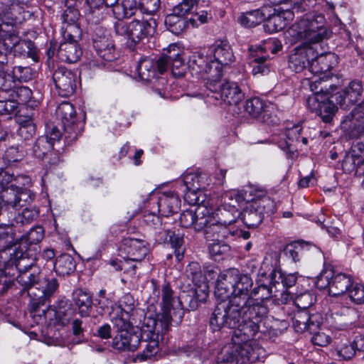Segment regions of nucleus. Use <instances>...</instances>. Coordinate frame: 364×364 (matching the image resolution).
Segmentation results:
<instances>
[{"label": "nucleus", "instance_id": "0eeeda50", "mask_svg": "<svg viewBox=\"0 0 364 364\" xmlns=\"http://www.w3.org/2000/svg\"><path fill=\"white\" fill-rule=\"evenodd\" d=\"M38 251V247L34 246L33 249L26 246L25 243H15L11 247H6L5 250L1 252L0 257L3 258L4 255L6 256L9 255L10 259L3 263L6 265V268L9 267L12 269L11 270V275L14 277V265L15 269L18 273L31 270L34 267H40L38 263V259L36 256V253Z\"/></svg>", "mask_w": 364, "mask_h": 364}, {"label": "nucleus", "instance_id": "cd10ccee", "mask_svg": "<svg viewBox=\"0 0 364 364\" xmlns=\"http://www.w3.org/2000/svg\"><path fill=\"white\" fill-rule=\"evenodd\" d=\"M322 323L321 315L318 313L310 314L308 310H299L292 317V326L298 333L306 331L314 333Z\"/></svg>", "mask_w": 364, "mask_h": 364}, {"label": "nucleus", "instance_id": "774afa93", "mask_svg": "<svg viewBox=\"0 0 364 364\" xmlns=\"http://www.w3.org/2000/svg\"><path fill=\"white\" fill-rule=\"evenodd\" d=\"M282 48V44L279 39L276 38H269L264 41L262 46H255L254 47V49L259 50V53L260 55H267V53L268 52L275 54L279 51Z\"/></svg>", "mask_w": 364, "mask_h": 364}, {"label": "nucleus", "instance_id": "20e7f679", "mask_svg": "<svg viewBox=\"0 0 364 364\" xmlns=\"http://www.w3.org/2000/svg\"><path fill=\"white\" fill-rule=\"evenodd\" d=\"M342 80L339 77H329L325 75L320 81H311L310 90L313 94L306 101L307 108L320 116L325 123H330L333 119L337 107L333 103L331 96L327 97L331 92L341 86Z\"/></svg>", "mask_w": 364, "mask_h": 364}, {"label": "nucleus", "instance_id": "72a5a7b5", "mask_svg": "<svg viewBox=\"0 0 364 364\" xmlns=\"http://www.w3.org/2000/svg\"><path fill=\"white\" fill-rule=\"evenodd\" d=\"M270 275L272 279L269 281L274 287V293L280 294L282 300L287 301L289 297L287 289L295 285L297 281L296 274H284L280 271L272 269Z\"/></svg>", "mask_w": 364, "mask_h": 364}, {"label": "nucleus", "instance_id": "5fc2aeb1", "mask_svg": "<svg viewBox=\"0 0 364 364\" xmlns=\"http://www.w3.org/2000/svg\"><path fill=\"white\" fill-rule=\"evenodd\" d=\"M54 269L58 275H68L75 269V259L70 255L63 254L56 259Z\"/></svg>", "mask_w": 364, "mask_h": 364}, {"label": "nucleus", "instance_id": "4be33fe9", "mask_svg": "<svg viewBox=\"0 0 364 364\" xmlns=\"http://www.w3.org/2000/svg\"><path fill=\"white\" fill-rule=\"evenodd\" d=\"M49 303L50 300L41 308V309H46L45 314H43L41 311H37L36 313H33V316H38L41 318L43 316L45 319H47L48 314H51L52 312H54L55 318L58 322H60L63 326L68 324L71 318L75 314V310L72 302L65 296L60 297L53 305L54 309L53 310H50L48 309L47 304Z\"/></svg>", "mask_w": 364, "mask_h": 364}, {"label": "nucleus", "instance_id": "2eb2a0df", "mask_svg": "<svg viewBox=\"0 0 364 364\" xmlns=\"http://www.w3.org/2000/svg\"><path fill=\"white\" fill-rule=\"evenodd\" d=\"M198 0H183L175 6L172 12L165 18V25L167 29L175 35L183 33L190 25L187 16L193 9Z\"/></svg>", "mask_w": 364, "mask_h": 364}, {"label": "nucleus", "instance_id": "49530a36", "mask_svg": "<svg viewBox=\"0 0 364 364\" xmlns=\"http://www.w3.org/2000/svg\"><path fill=\"white\" fill-rule=\"evenodd\" d=\"M139 11V2L136 0H121L119 4H117V6H114L113 15L118 19V21L126 18H130L136 11Z\"/></svg>", "mask_w": 364, "mask_h": 364}, {"label": "nucleus", "instance_id": "09e8293b", "mask_svg": "<svg viewBox=\"0 0 364 364\" xmlns=\"http://www.w3.org/2000/svg\"><path fill=\"white\" fill-rule=\"evenodd\" d=\"M18 210H14V215L11 220V225H24L31 223L39 215L38 209L35 206L24 207Z\"/></svg>", "mask_w": 364, "mask_h": 364}, {"label": "nucleus", "instance_id": "79ce46f5", "mask_svg": "<svg viewBox=\"0 0 364 364\" xmlns=\"http://www.w3.org/2000/svg\"><path fill=\"white\" fill-rule=\"evenodd\" d=\"M352 282L353 280L350 276L343 273H338L336 274L333 273L328 293L332 296H338L346 294L349 287L352 286Z\"/></svg>", "mask_w": 364, "mask_h": 364}, {"label": "nucleus", "instance_id": "1a4fd4ad", "mask_svg": "<svg viewBox=\"0 0 364 364\" xmlns=\"http://www.w3.org/2000/svg\"><path fill=\"white\" fill-rule=\"evenodd\" d=\"M188 66L193 75L206 79V87L209 90H215L216 82L220 80L223 72L220 66L215 67L213 60L205 51L200 50L193 53L188 61Z\"/></svg>", "mask_w": 364, "mask_h": 364}, {"label": "nucleus", "instance_id": "603ef678", "mask_svg": "<svg viewBox=\"0 0 364 364\" xmlns=\"http://www.w3.org/2000/svg\"><path fill=\"white\" fill-rule=\"evenodd\" d=\"M309 245L303 241H294L287 244L283 253L285 257L296 263L300 262L304 253L308 250Z\"/></svg>", "mask_w": 364, "mask_h": 364}, {"label": "nucleus", "instance_id": "864d4df0", "mask_svg": "<svg viewBox=\"0 0 364 364\" xmlns=\"http://www.w3.org/2000/svg\"><path fill=\"white\" fill-rule=\"evenodd\" d=\"M264 18V14L260 9H255L242 13L237 21L246 28H252L260 24Z\"/></svg>", "mask_w": 364, "mask_h": 364}, {"label": "nucleus", "instance_id": "f257e3e1", "mask_svg": "<svg viewBox=\"0 0 364 364\" xmlns=\"http://www.w3.org/2000/svg\"><path fill=\"white\" fill-rule=\"evenodd\" d=\"M228 280L233 282L232 296L228 303H218L212 312L209 325L213 331L234 327L241 320L267 319V306L250 296L253 281L247 274L233 269V275L228 276Z\"/></svg>", "mask_w": 364, "mask_h": 364}, {"label": "nucleus", "instance_id": "b1692460", "mask_svg": "<svg viewBox=\"0 0 364 364\" xmlns=\"http://www.w3.org/2000/svg\"><path fill=\"white\" fill-rule=\"evenodd\" d=\"M149 252L146 241L136 238H124L119 246L120 255L126 261L141 262Z\"/></svg>", "mask_w": 364, "mask_h": 364}, {"label": "nucleus", "instance_id": "dca6fc26", "mask_svg": "<svg viewBox=\"0 0 364 364\" xmlns=\"http://www.w3.org/2000/svg\"><path fill=\"white\" fill-rule=\"evenodd\" d=\"M182 51L176 44H171L164 50L162 55L158 59L157 68L159 74H163L169 68L173 75L180 77L185 75L186 65L181 57Z\"/></svg>", "mask_w": 364, "mask_h": 364}, {"label": "nucleus", "instance_id": "de8ad7c7", "mask_svg": "<svg viewBox=\"0 0 364 364\" xmlns=\"http://www.w3.org/2000/svg\"><path fill=\"white\" fill-rule=\"evenodd\" d=\"M27 42L22 40L20 36H16L14 33L9 35L6 39L0 41V65H4L8 62V56L11 54L14 48L17 46L26 45Z\"/></svg>", "mask_w": 364, "mask_h": 364}, {"label": "nucleus", "instance_id": "f8f14e48", "mask_svg": "<svg viewBox=\"0 0 364 364\" xmlns=\"http://www.w3.org/2000/svg\"><path fill=\"white\" fill-rule=\"evenodd\" d=\"M31 6L19 4H1L0 21L3 28L9 31L10 35L19 36V26L33 15Z\"/></svg>", "mask_w": 364, "mask_h": 364}, {"label": "nucleus", "instance_id": "f03ea898", "mask_svg": "<svg viewBox=\"0 0 364 364\" xmlns=\"http://www.w3.org/2000/svg\"><path fill=\"white\" fill-rule=\"evenodd\" d=\"M231 344L225 346L218 355V363L247 364L259 359L261 348L254 341L257 333H269L271 327L267 319L263 321L241 320L234 327Z\"/></svg>", "mask_w": 364, "mask_h": 364}, {"label": "nucleus", "instance_id": "39448f33", "mask_svg": "<svg viewBox=\"0 0 364 364\" xmlns=\"http://www.w3.org/2000/svg\"><path fill=\"white\" fill-rule=\"evenodd\" d=\"M295 40H304V45H315L329 38L330 32L325 26L324 16L309 11L295 22L288 31Z\"/></svg>", "mask_w": 364, "mask_h": 364}, {"label": "nucleus", "instance_id": "c9c22d12", "mask_svg": "<svg viewBox=\"0 0 364 364\" xmlns=\"http://www.w3.org/2000/svg\"><path fill=\"white\" fill-rule=\"evenodd\" d=\"M363 86L360 81H351L348 86L342 92H338L335 95H331L335 98L336 102L341 108L346 109L350 105L355 103L361 96Z\"/></svg>", "mask_w": 364, "mask_h": 364}, {"label": "nucleus", "instance_id": "c85d7f7f", "mask_svg": "<svg viewBox=\"0 0 364 364\" xmlns=\"http://www.w3.org/2000/svg\"><path fill=\"white\" fill-rule=\"evenodd\" d=\"M150 201H153L156 205L158 213L165 217L177 213L181 206V200L179 196L174 192H167L160 194L155 197L152 195Z\"/></svg>", "mask_w": 364, "mask_h": 364}, {"label": "nucleus", "instance_id": "f3484780", "mask_svg": "<svg viewBox=\"0 0 364 364\" xmlns=\"http://www.w3.org/2000/svg\"><path fill=\"white\" fill-rule=\"evenodd\" d=\"M202 230L205 238L208 241L225 240L237 234L234 228L226 227L217 222L208 208L204 218H199V221L196 223V231Z\"/></svg>", "mask_w": 364, "mask_h": 364}, {"label": "nucleus", "instance_id": "9d476101", "mask_svg": "<svg viewBox=\"0 0 364 364\" xmlns=\"http://www.w3.org/2000/svg\"><path fill=\"white\" fill-rule=\"evenodd\" d=\"M156 27V20L154 17L143 18L142 20L134 19L128 23L117 21L114 24V31L117 35L125 36L134 43L152 36Z\"/></svg>", "mask_w": 364, "mask_h": 364}, {"label": "nucleus", "instance_id": "8fccbe9b", "mask_svg": "<svg viewBox=\"0 0 364 364\" xmlns=\"http://www.w3.org/2000/svg\"><path fill=\"white\" fill-rule=\"evenodd\" d=\"M364 342L360 336H356L353 341H346L338 348V354L343 360H350L355 354L356 350L361 351Z\"/></svg>", "mask_w": 364, "mask_h": 364}, {"label": "nucleus", "instance_id": "c03bdc74", "mask_svg": "<svg viewBox=\"0 0 364 364\" xmlns=\"http://www.w3.org/2000/svg\"><path fill=\"white\" fill-rule=\"evenodd\" d=\"M157 64L158 60L154 61L149 58H144L139 60L136 71L140 79L144 81H151L155 78L159 73Z\"/></svg>", "mask_w": 364, "mask_h": 364}, {"label": "nucleus", "instance_id": "0e129e2a", "mask_svg": "<svg viewBox=\"0 0 364 364\" xmlns=\"http://www.w3.org/2000/svg\"><path fill=\"white\" fill-rule=\"evenodd\" d=\"M13 92L11 95L12 97L11 100H15L18 105H23L30 101L32 97V91L28 87L18 86L16 84V87L12 90Z\"/></svg>", "mask_w": 364, "mask_h": 364}, {"label": "nucleus", "instance_id": "6e6552de", "mask_svg": "<svg viewBox=\"0 0 364 364\" xmlns=\"http://www.w3.org/2000/svg\"><path fill=\"white\" fill-rule=\"evenodd\" d=\"M161 311L152 317L157 322L165 323L168 326L178 325L183 318V310L181 303L184 301L180 296L176 299L173 296V291L168 284H164L161 287Z\"/></svg>", "mask_w": 364, "mask_h": 364}, {"label": "nucleus", "instance_id": "412c9836", "mask_svg": "<svg viewBox=\"0 0 364 364\" xmlns=\"http://www.w3.org/2000/svg\"><path fill=\"white\" fill-rule=\"evenodd\" d=\"M318 57L317 46L304 45L294 49L289 58V67L296 73L306 68L310 72L311 61Z\"/></svg>", "mask_w": 364, "mask_h": 364}, {"label": "nucleus", "instance_id": "69168bd1", "mask_svg": "<svg viewBox=\"0 0 364 364\" xmlns=\"http://www.w3.org/2000/svg\"><path fill=\"white\" fill-rule=\"evenodd\" d=\"M26 155V150L22 144L9 146L4 154V159L9 162L21 161Z\"/></svg>", "mask_w": 364, "mask_h": 364}, {"label": "nucleus", "instance_id": "7c9ffc66", "mask_svg": "<svg viewBox=\"0 0 364 364\" xmlns=\"http://www.w3.org/2000/svg\"><path fill=\"white\" fill-rule=\"evenodd\" d=\"M272 277L270 274L267 275L264 272L259 271L256 279V287L251 290L250 296L256 301L261 300L260 302L271 297H278V293H274V287L270 279Z\"/></svg>", "mask_w": 364, "mask_h": 364}, {"label": "nucleus", "instance_id": "2f4dec72", "mask_svg": "<svg viewBox=\"0 0 364 364\" xmlns=\"http://www.w3.org/2000/svg\"><path fill=\"white\" fill-rule=\"evenodd\" d=\"M210 54L213 55L215 67L230 65L235 61L232 49L228 41H216L209 49Z\"/></svg>", "mask_w": 364, "mask_h": 364}, {"label": "nucleus", "instance_id": "5701e85b", "mask_svg": "<svg viewBox=\"0 0 364 364\" xmlns=\"http://www.w3.org/2000/svg\"><path fill=\"white\" fill-rule=\"evenodd\" d=\"M223 204L219 206L213 213L211 212L214 219L226 227L232 225L239 215L237 198H233L230 193L223 196Z\"/></svg>", "mask_w": 364, "mask_h": 364}, {"label": "nucleus", "instance_id": "ddd939ff", "mask_svg": "<svg viewBox=\"0 0 364 364\" xmlns=\"http://www.w3.org/2000/svg\"><path fill=\"white\" fill-rule=\"evenodd\" d=\"M56 115L63 127L65 144L72 145L83 132V123L77 121L74 106L68 102H63L58 105Z\"/></svg>", "mask_w": 364, "mask_h": 364}, {"label": "nucleus", "instance_id": "aec40b11", "mask_svg": "<svg viewBox=\"0 0 364 364\" xmlns=\"http://www.w3.org/2000/svg\"><path fill=\"white\" fill-rule=\"evenodd\" d=\"M245 110L252 118L267 125H276L279 122V119L274 114L273 106L267 105L259 97L247 100Z\"/></svg>", "mask_w": 364, "mask_h": 364}, {"label": "nucleus", "instance_id": "9b49d317", "mask_svg": "<svg viewBox=\"0 0 364 364\" xmlns=\"http://www.w3.org/2000/svg\"><path fill=\"white\" fill-rule=\"evenodd\" d=\"M168 325L157 322L152 317H145L141 327V342L145 343V349L138 355L141 360L154 356L159 351V336L168 331Z\"/></svg>", "mask_w": 364, "mask_h": 364}, {"label": "nucleus", "instance_id": "a19ab883", "mask_svg": "<svg viewBox=\"0 0 364 364\" xmlns=\"http://www.w3.org/2000/svg\"><path fill=\"white\" fill-rule=\"evenodd\" d=\"M270 203L269 200H262L256 208L252 206L247 209L242 214V220L246 226L252 228L257 227L264 218L262 209L266 204L269 205Z\"/></svg>", "mask_w": 364, "mask_h": 364}, {"label": "nucleus", "instance_id": "4c0bfd02", "mask_svg": "<svg viewBox=\"0 0 364 364\" xmlns=\"http://www.w3.org/2000/svg\"><path fill=\"white\" fill-rule=\"evenodd\" d=\"M233 275V269H228L220 274L217 278L214 294L219 303H228L227 299H230L233 290V282L228 280V277Z\"/></svg>", "mask_w": 364, "mask_h": 364}, {"label": "nucleus", "instance_id": "680f3d73", "mask_svg": "<svg viewBox=\"0 0 364 364\" xmlns=\"http://www.w3.org/2000/svg\"><path fill=\"white\" fill-rule=\"evenodd\" d=\"M160 0H139V12L145 18L154 17L160 7Z\"/></svg>", "mask_w": 364, "mask_h": 364}, {"label": "nucleus", "instance_id": "a211bd4d", "mask_svg": "<svg viewBox=\"0 0 364 364\" xmlns=\"http://www.w3.org/2000/svg\"><path fill=\"white\" fill-rule=\"evenodd\" d=\"M343 124L345 127H348V137L349 139H355V141L353 142L350 152L345 156L342 163V168L346 172L345 163L348 156H352L354 160L364 159V135H362L364 132V119L358 122L355 119L350 120L346 116V119L343 121Z\"/></svg>", "mask_w": 364, "mask_h": 364}, {"label": "nucleus", "instance_id": "4468645a", "mask_svg": "<svg viewBox=\"0 0 364 364\" xmlns=\"http://www.w3.org/2000/svg\"><path fill=\"white\" fill-rule=\"evenodd\" d=\"M113 325L118 328L117 335L114 337L112 343V347L120 351H135L141 343L140 333L132 332L129 330L130 323L127 318L112 316Z\"/></svg>", "mask_w": 364, "mask_h": 364}, {"label": "nucleus", "instance_id": "7ed1b4c3", "mask_svg": "<svg viewBox=\"0 0 364 364\" xmlns=\"http://www.w3.org/2000/svg\"><path fill=\"white\" fill-rule=\"evenodd\" d=\"M16 280L30 298V312L41 311L45 314L46 309L41 308L49 301L58 289V279L55 277H43L41 267H34L31 270L18 273Z\"/></svg>", "mask_w": 364, "mask_h": 364}, {"label": "nucleus", "instance_id": "e2e57ef3", "mask_svg": "<svg viewBox=\"0 0 364 364\" xmlns=\"http://www.w3.org/2000/svg\"><path fill=\"white\" fill-rule=\"evenodd\" d=\"M36 134V126L31 118L19 122L17 135L23 141L31 139Z\"/></svg>", "mask_w": 364, "mask_h": 364}, {"label": "nucleus", "instance_id": "bf43d9fd", "mask_svg": "<svg viewBox=\"0 0 364 364\" xmlns=\"http://www.w3.org/2000/svg\"><path fill=\"white\" fill-rule=\"evenodd\" d=\"M345 167L346 172L355 173V176L362 179L361 186L364 188V159H353L352 156H348L346 160Z\"/></svg>", "mask_w": 364, "mask_h": 364}, {"label": "nucleus", "instance_id": "f704fd0d", "mask_svg": "<svg viewBox=\"0 0 364 364\" xmlns=\"http://www.w3.org/2000/svg\"><path fill=\"white\" fill-rule=\"evenodd\" d=\"M80 13L77 9L68 7L62 14L61 34L67 38H81L82 31L77 25Z\"/></svg>", "mask_w": 364, "mask_h": 364}, {"label": "nucleus", "instance_id": "a878e982", "mask_svg": "<svg viewBox=\"0 0 364 364\" xmlns=\"http://www.w3.org/2000/svg\"><path fill=\"white\" fill-rule=\"evenodd\" d=\"M76 75L64 67L58 68L53 73V80L58 95L62 97L72 95L76 88Z\"/></svg>", "mask_w": 364, "mask_h": 364}, {"label": "nucleus", "instance_id": "37998d69", "mask_svg": "<svg viewBox=\"0 0 364 364\" xmlns=\"http://www.w3.org/2000/svg\"><path fill=\"white\" fill-rule=\"evenodd\" d=\"M205 213H207V208L200 205L195 210L191 209L184 210L180 215L179 223L181 227L192 228L196 230V223L199 221V218H204Z\"/></svg>", "mask_w": 364, "mask_h": 364}, {"label": "nucleus", "instance_id": "423d86ee", "mask_svg": "<svg viewBox=\"0 0 364 364\" xmlns=\"http://www.w3.org/2000/svg\"><path fill=\"white\" fill-rule=\"evenodd\" d=\"M186 275L193 284H183L181 287V297L189 309L194 311L200 304L206 301L209 295V287L198 262H190L186 268Z\"/></svg>", "mask_w": 364, "mask_h": 364}, {"label": "nucleus", "instance_id": "338daca9", "mask_svg": "<svg viewBox=\"0 0 364 364\" xmlns=\"http://www.w3.org/2000/svg\"><path fill=\"white\" fill-rule=\"evenodd\" d=\"M223 240H211L212 242L208 245V252L214 260L219 259L220 257L230 250V246Z\"/></svg>", "mask_w": 364, "mask_h": 364}, {"label": "nucleus", "instance_id": "393cba45", "mask_svg": "<svg viewBox=\"0 0 364 364\" xmlns=\"http://www.w3.org/2000/svg\"><path fill=\"white\" fill-rule=\"evenodd\" d=\"M215 90H210L213 94L210 97L216 100H220L228 105H238L244 98V93L237 84L234 82L226 81L220 84V80L216 82Z\"/></svg>", "mask_w": 364, "mask_h": 364}, {"label": "nucleus", "instance_id": "a18cd8bd", "mask_svg": "<svg viewBox=\"0 0 364 364\" xmlns=\"http://www.w3.org/2000/svg\"><path fill=\"white\" fill-rule=\"evenodd\" d=\"M73 300L77 307L78 314L82 317H88L92 309V296L82 289H77L73 294Z\"/></svg>", "mask_w": 364, "mask_h": 364}, {"label": "nucleus", "instance_id": "3c124183", "mask_svg": "<svg viewBox=\"0 0 364 364\" xmlns=\"http://www.w3.org/2000/svg\"><path fill=\"white\" fill-rule=\"evenodd\" d=\"M88 11L87 19L95 24H97L103 19L105 11L107 9L105 0H87Z\"/></svg>", "mask_w": 364, "mask_h": 364}, {"label": "nucleus", "instance_id": "ea45409f", "mask_svg": "<svg viewBox=\"0 0 364 364\" xmlns=\"http://www.w3.org/2000/svg\"><path fill=\"white\" fill-rule=\"evenodd\" d=\"M250 57L248 64L252 68L253 75H266L269 72L267 60L268 55L259 53V50L254 49L253 46L249 48Z\"/></svg>", "mask_w": 364, "mask_h": 364}, {"label": "nucleus", "instance_id": "58836bf2", "mask_svg": "<svg viewBox=\"0 0 364 364\" xmlns=\"http://www.w3.org/2000/svg\"><path fill=\"white\" fill-rule=\"evenodd\" d=\"M183 183L185 187L183 192L184 199L191 205H196L199 203V198L197 197V191L203 188L200 183V176L195 173H187L183 176Z\"/></svg>", "mask_w": 364, "mask_h": 364}, {"label": "nucleus", "instance_id": "bb28decb", "mask_svg": "<svg viewBox=\"0 0 364 364\" xmlns=\"http://www.w3.org/2000/svg\"><path fill=\"white\" fill-rule=\"evenodd\" d=\"M93 47L99 58L106 61L116 58L115 48L111 36L102 28H97L93 37Z\"/></svg>", "mask_w": 364, "mask_h": 364}, {"label": "nucleus", "instance_id": "052dcab7", "mask_svg": "<svg viewBox=\"0 0 364 364\" xmlns=\"http://www.w3.org/2000/svg\"><path fill=\"white\" fill-rule=\"evenodd\" d=\"M43 228L41 226H36L31 228L18 243H25L27 247L32 249L31 246L38 244L43 240Z\"/></svg>", "mask_w": 364, "mask_h": 364}, {"label": "nucleus", "instance_id": "4d7b16f0", "mask_svg": "<svg viewBox=\"0 0 364 364\" xmlns=\"http://www.w3.org/2000/svg\"><path fill=\"white\" fill-rule=\"evenodd\" d=\"M291 17V13L290 12L274 15L267 21L265 24V29L271 33L279 32L286 27L287 24L286 18H290Z\"/></svg>", "mask_w": 364, "mask_h": 364}, {"label": "nucleus", "instance_id": "6e6d98bb", "mask_svg": "<svg viewBox=\"0 0 364 364\" xmlns=\"http://www.w3.org/2000/svg\"><path fill=\"white\" fill-rule=\"evenodd\" d=\"M134 308V297L130 294H125L119 300V305L116 309L113 308L112 312L110 313V317L112 318V316L118 315L119 316H122L123 315L124 318H127L128 320L129 318V314Z\"/></svg>", "mask_w": 364, "mask_h": 364}, {"label": "nucleus", "instance_id": "c756f323", "mask_svg": "<svg viewBox=\"0 0 364 364\" xmlns=\"http://www.w3.org/2000/svg\"><path fill=\"white\" fill-rule=\"evenodd\" d=\"M62 41L58 47L57 55L60 60L65 63H73L77 62L82 55V51L78 45L80 38H67L62 36Z\"/></svg>", "mask_w": 364, "mask_h": 364}, {"label": "nucleus", "instance_id": "e433bc0d", "mask_svg": "<svg viewBox=\"0 0 364 364\" xmlns=\"http://www.w3.org/2000/svg\"><path fill=\"white\" fill-rule=\"evenodd\" d=\"M336 59V56L333 53H318V57L311 61L310 64V73L318 75L312 81H320L321 77L325 75L329 77H338L337 75H333L330 71L332 65V60Z\"/></svg>", "mask_w": 364, "mask_h": 364}, {"label": "nucleus", "instance_id": "6ab92c4d", "mask_svg": "<svg viewBox=\"0 0 364 364\" xmlns=\"http://www.w3.org/2000/svg\"><path fill=\"white\" fill-rule=\"evenodd\" d=\"M151 235L155 241L159 244L168 242L172 249L175 257L178 262H180L184 256L185 248L183 247L184 240L183 235L175 234L171 232L166 223H160V225L154 226L151 230Z\"/></svg>", "mask_w": 364, "mask_h": 364}, {"label": "nucleus", "instance_id": "13d9d810", "mask_svg": "<svg viewBox=\"0 0 364 364\" xmlns=\"http://www.w3.org/2000/svg\"><path fill=\"white\" fill-rule=\"evenodd\" d=\"M52 144L47 137L39 136L32 146V154L34 157L43 159L53 149Z\"/></svg>", "mask_w": 364, "mask_h": 364}, {"label": "nucleus", "instance_id": "473e14b6", "mask_svg": "<svg viewBox=\"0 0 364 364\" xmlns=\"http://www.w3.org/2000/svg\"><path fill=\"white\" fill-rule=\"evenodd\" d=\"M12 197L4 199V210H21L24 207H29L35 200L36 194L28 188H18L12 191Z\"/></svg>", "mask_w": 364, "mask_h": 364}]
</instances>
